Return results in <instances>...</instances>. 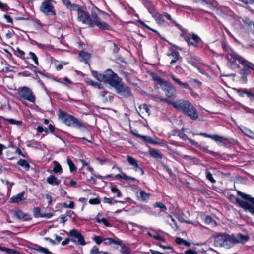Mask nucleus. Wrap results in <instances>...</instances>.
Wrapping results in <instances>:
<instances>
[{
    "instance_id": "69168bd1",
    "label": "nucleus",
    "mask_w": 254,
    "mask_h": 254,
    "mask_svg": "<svg viewBox=\"0 0 254 254\" xmlns=\"http://www.w3.org/2000/svg\"><path fill=\"white\" fill-rule=\"evenodd\" d=\"M3 16H4V18L6 20V22L7 23H11V24H13V20H12L11 17L9 15H4Z\"/></svg>"
},
{
    "instance_id": "0eeeda50",
    "label": "nucleus",
    "mask_w": 254,
    "mask_h": 254,
    "mask_svg": "<svg viewBox=\"0 0 254 254\" xmlns=\"http://www.w3.org/2000/svg\"><path fill=\"white\" fill-rule=\"evenodd\" d=\"M97 12L103 13V12L97 7L93 9L91 13V19L94 23V26L97 25L100 29L102 30H110L111 27L106 22H101L100 18L98 16Z\"/></svg>"
},
{
    "instance_id": "393cba45",
    "label": "nucleus",
    "mask_w": 254,
    "mask_h": 254,
    "mask_svg": "<svg viewBox=\"0 0 254 254\" xmlns=\"http://www.w3.org/2000/svg\"><path fill=\"white\" fill-rule=\"evenodd\" d=\"M120 244H117V245H119L121 247L120 252L121 253L123 254H129L130 252L129 249L124 244L122 243V241L120 240Z\"/></svg>"
},
{
    "instance_id": "09e8293b",
    "label": "nucleus",
    "mask_w": 254,
    "mask_h": 254,
    "mask_svg": "<svg viewBox=\"0 0 254 254\" xmlns=\"http://www.w3.org/2000/svg\"><path fill=\"white\" fill-rule=\"evenodd\" d=\"M151 75L153 79L154 80H155L156 82V83L158 84L162 80V79L158 76L156 73L151 72Z\"/></svg>"
},
{
    "instance_id": "a19ab883",
    "label": "nucleus",
    "mask_w": 254,
    "mask_h": 254,
    "mask_svg": "<svg viewBox=\"0 0 254 254\" xmlns=\"http://www.w3.org/2000/svg\"><path fill=\"white\" fill-rule=\"evenodd\" d=\"M139 197L142 201H146L149 199V194L146 193L144 190H141L139 192Z\"/></svg>"
},
{
    "instance_id": "f257e3e1",
    "label": "nucleus",
    "mask_w": 254,
    "mask_h": 254,
    "mask_svg": "<svg viewBox=\"0 0 254 254\" xmlns=\"http://www.w3.org/2000/svg\"><path fill=\"white\" fill-rule=\"evenodd\" d=\"M249 238L248 235H244L241 233L236 235H219L215 238L214 244L217 247H223L226 249H230L236 244H245L248 241Z\"/></svg>"
},
{
    "instance_id": "4c0bfd02",
    "label": "nucleus",
    "mask_w": 254,
    "mask_h": 254,
    "mask_svg": "<svg viewBox=\"0 0 254 254\" xmlns=\"http://www.w3.org/2000/svg\"><path fill=\"white\" fill-rule=\"evenodd\" d=\"M67 163L69 167L70 171L71 172H75L77 170L76 167L72 161L69 158H67Z\"/></svg>"
},
{
    "instance_id": "0e129e2a",
    "label": "nucleus",
    "mask_w": 254,
    "mask_h": 254,
    "mask_svg": "<svg viewBox=\"0 0 254 254\" xmlns=\"http://www.w3.org/2000/svg\"><path fill=\"white\" fill-rule=\"evenodd\" d=\"M184 253V254H198L197 251L192 250L190 249L186 250Z\"/></svg>"
},
{
    "instance_id": "338daca9",
    "label": "nucleus",
    "mask_w": 254,
    "mask_h": 254,
    "mask_svg": "<svg viewBox=\"0 0 254 254\" xmlns=\"http://www.w3.org/2000/svg\"><path fill=\"white\" fill-rule=\"evenodd\" d=\"M0 9L5 11L8 9V6L6 4L3 3L0 1Z\"/></svg>"
},
{
    "instance_id": "2f4dec72",
    "label": "nucleus",
    "mask_w": 254,
    "mask_h": 254,
    "mask_svg": "<svg viewBox=\"0 0 254 254\" xmlns=\"http://www.w3.org/2000/svg\"><path fill=\"white\" fill-rule=\"evenodd\" d=\"M15 216L19 219H24L27 220L29 215L27 214L23 213L21 210H18L15 212Z\"/></svg>"
},
{
    "instance_id": "e433bc0d",
    "label": "nucleus",
    "mask_w": 254,
    "mask_h": 254,
    "mask_svg": "<svg viewBox=\"0 0 254 254\" xmlns=\"http://www.w3.org/2000/svg\"><path fill=\"white\" fill-rule=\"evenodd\" d=\"M205 174L206 178L212 183H215L216 181L214 179L213 177L212 174L208 170L205 171Z\"/></svg>"
},
{
    "instance_id": "052dcab7",
    "label": "nucleus",
    "mask_w": 254,
    "mask_h": 254,
    "mask_svg": "<svg viewBox=\"0 0 254 254\" xmlns=\"http://www.w3.org/2000/svg\"><path fill=\"white\" fill-rule=\"evenodd\" d=\"M163 17V15L158 14L156 15V21L159 23H163L164 21Z\"/></svg>"
},
{
    "instance_id": "423d86ee",
    "label": "nucleus",
    "mask_w": 254,
    "mask_h": 254,
    "mask_svg": "<svg viewBox=\"0 0 254 254\" xmlns=\"http://www.w3.org/2000/svg\"><path fill=\"white\" fill-rule=\"evenodd\" d=\"M18 99L20 101L27 100L34 103L35 100V97L32 91L30 88L26 87H21L17 89Z\"/></svg>"
},
{
    "instance_id": "bb28decb",
    "label": "nucleus",
    "mask_w": 254,
    "mask_h": 254,
    "mask_svg": "<svg viewBox=\"0 0 254 254\" xmlns=\"http://www.w3.org/2000/svg\"><path fill=\"white\" fill-rule=\"evenodd\" d=\"M221 47L223 51L228 53V55L230 53V51L233 50L228 45L227 41L225 40H223L221 41Z\"/></svg>"
},
{
    "instance_id": "a878e982",
    "label": "nucleus",
    "mask_w": 254,
    "mask_h": 254,
    "mask_svg": "<svg viewBox=\"0 0 254 254\" xmlns=\"http://www.w3.org/2000/svg\"><path fill=\"white\" fill-rule=\"evenodd\" d=\"M103 243L105 245H111V244H114L115 245H117V244H120V240L118 239H117V240H114L112 238H104Z\"/></svg>"
},
{
    "instance_id": "c03bdc74",
    "label": "nucleus",
    "mask_w": 254,
    "mask_h": 254,
    "mask_svg": "<svg viewBox=\"0 0 254 254\" xmlns=\"http://www.w3.org/2000/svg\"><path fill=\"white\" fill-rule=\"evenodd\" d=\"M199 192L206 197L210 196L212 193V191L208 189H200Z\"/></svg>"
},
{
    "instance_id": "a18cd8bd",
    "label": "nucleus",
    "mask_w": 254,
    "mask_h": 254,
    "mask_svg": "<svg viewBox=\"0 0 254 254\" xmlns=\"http://www.w3.org/2000/svg\"><path fill=\"white\" fill-rule=\"evenodd\" d=\"M34 216L35 218L41 217L42 214L40 212V209L38 207H35L33 210Z\"/></svg>"
},
{
    "instance_id": "9d476101",
    "label": "nucleus",
    "mask_w": 254,
    "mask_h": 254,
    "mask_svg": "<svg viewBox=\"0 0 254 254\" xmlns=\"http://www.w3.org/2000/svg\"><path fill=\"white\" fill-rule=\"evenodd\" d=\"M190 245L191 243L186 240L180 237H176V253L184 254L185 250L182 246L190 247Z\"/></svg>"
},
{
    "instance_id": "412c9836",
    "label": "nucleus",
    "mask_w": 254,
    "mask_h": 254,
    "mask_svg": "<svg viewBox=\"0 0 254 254\" xmlns=\"http://www.w3.org/2000/svg\"><path fill=\"white\" fill-rule=\"evenodd\" d=\"M91 55L89 53L85 52L84 51H81L79 54V58L80 59V62H81L87 63Z\"/></svg>"
},
{
    "instance_id": "cd10ccee",
    "label": "nucleus",
    "mask_w": 254,
    "mask_h": 254,
    "mask_svg": "<svg viewBox=\"0 0 254 254\" xmlns=\"http://www.w3.org/2000/svg\"><path fill=\"white\" fill-rule=\"evenodd\" d=\"M17 164L22 167H23L26 170H29L30 168V165L24 159H20L17 162Z\"/></svg>"
},
{
    "instance_id": "de8ad7c7",
    "label": "nucleus",
    "mask_w": 254,
    "mask_h": 254,
    "mask_svg": "<svg viewBox=\"0 0 254 254\" xmlns=\"http://www.w3.org/2000/svg\"><path fill=\"white\" fill-rule=\"evenodd\" d=\"M104 238L100 236H95L93 238L94 241L97 245H100L102 242L104 241Z\"/></svg>"
},
{
    "instance_id": "774afa93",
    "label": "nucleus",
    "mask_w": 254,
    "mask_h": 254,
    "mask_svg": "<svg viewBox=\"0 0 254 254\" xmlns=\"http://www.w3.org/2000/svg\"><path fill=\"white\" fill-rule=\"evenodd\" d=\"M246 113H249L254 114V109L250 108L248 107H245L243 108Z\"/></svg>"
},
{
    "instance_id": "bf43d9fd",
    "label": "nucleus",
    "mask_w": 254,
    "mask_h": 254,
    "mask_svg": "<svg viewBox=\"0 0 254 254\" xmlns=\"http://www.w3.org/2000/svg\"><path fill=\"white\" fill-rule=\"evenodd\" d=\"M89 203L91 204H99L100 203V200L97 198L90 199Z\"/></svg>"
},
{
    "instance_id": "e2e57ef3",
    "label": "nucleus",
    "mask_w": 254,
    "mask_h": 254,
    "mask_svg": "<svg viewBox=\"0 0 254 254\" xmlns=\"http://www.w3.org/2000/svg\"><path fill=\"white\" fill-rule=\"evenodd\" d=\"M212 220L213 219L212 217L209 215L206 216L204 219V222L206 224H210L212 222Z\"/></svg>"
},
{
    "instance_id": "6ab92c4d",
    "label": "nucleus",
    "mask_w": 254,
    "mask_h": 254,
    "mask_svg": "<svg viewBox=\"0 0 254 254\" xmlns=\"http://www.w3.org/2000/svg\"><path fill=\"white\" fill-rule=\"evenodd\" d=\"M214 136L216 138V139H213V140L216 141L219 146H222L224 141H227L231 143L232 141L234 140L233 139L225 138L223 136H221L216 134H214Z\"/></svg>"
},
{
    "instance_id": "f03ea898",
    "label": "nucleus",
    "mask_w": 254,
    "mask_h": 254,
    "mask_svg": "<svg viewBox=\"0 0 254 254\" xmlns=\"http://www.w3.org/2000/svg\"><path fill=\"white\" fill-rule=\"evenodd\" d=\"M59 117L64 124L69 127L80 129L83 131H88L87 128L81 121L61 110H59Z\"/></svg>"
},
{
    "instance_id": "20e7f679",
    "label": "nucleus",
    "mask_w": 254,
    "mask_h": 254,
    "mask_svg": "<svg viewBox=\"0 0 254 254\" xmlns=\"http://www.w3.org/2000/svg\"><path fill=\"white\" fill-rule=\"evenodd\" d=\"M176 27L180 31V36L188 44L189 46L197 47L201 41V38L194 33H188V30L176 22Z\"/></svg>"
},
{
    "instance_id": "f3484780",
    "label": "nucleus",
    "mask_w": 254,
    "mask_h": 254,
    "mask_svg": "<svg viewBox=\"0 0 254 254\" xmlns=\"http://www.w3.org/2000/svg\"><path fill=\"white\" fill-rule=\"evenodd\" d=\"M208 147H209L208 146L200 145L198 148L203 152L207 153L213 157H216L217 158L222 159V156L221 154L218 152L209 150Z\"/></svg>"
},
{
    "instance_id": "f704fd0d",
    "label": "nucleus",
    "mask_w": 254,
    "mask_h": 254,
    "mask_svg": "<svg viewBox=\"0 0 254 254\" xmlns=\"http://www.w3.org/2000/svg\"><path fill=\"white\" fill-rule=\"evenodd\" d=\"M127 158L130 165L134 166L136 168L138 167V164L136 159L130 156H127Z\"/></svg>"
},
{
    "instance_id": "58836bf2",
    "label": "nucleus",
    "mask_w": 254,
    "mask_h": 254,
    "mask_svg": "<svg viewBox=\"0 0 254 254\" xmlns=\"http://www.w3.org/2000/svg\"><path fill=\"white\" fill-rule=\"evenodd\" d=\"M36 250L38 252L43 253L45 254H52V253L50 252L47 249L39 246H37Z\"/></svg>"
},
{
    "instance_id": "ddd939ff",
    "label": "nucleus",
    "mask_w": 254,
    "mask_h": 254,
    "mask_svg": "<svg viewBox=\"0 0 254 254\" xmlns=\"http://www.w3.org/2000/svg\"><path fill=\"white\" fill-rule=\"evenodd\" d=\"M236 93L241 97H247L250 101H254V92L251 91L253 90L252 88L248 90L246 88L235 89Z\"/></svg>"
},
{
    "instance_id": "473e14b6",
    "label": "nucleus",
    "mask_w": 254,
    "mask_h": 254,
    "mask_svg": "<svg viewBox=\"0 0 254 254\" xmlns=\"http://www.w3.org/2000/svg\"><path fill=\"white\" fill-rule=\"evenodd\" d=\"M71 11H77V14L79 13V11H81L82 9L81 6L76 4H70V6L67 7Z\"/></svg>"
},
{
    "instance_id": "9b49d317",
    "label": "nucleus",
    "mask_w": 254,
    "mask_h": 254,
    "mask_svg": "<svg viewBox=\"0 0 254 254\" xmlns=\"http://www.w3.org/2000/svg\"><path fill=\"white\" fill-rule=\"evenodd\" d=\"M41 12L47 16H55L56 12L53 3L42 2L40 7Z\"/></svg>"
},
{
    "instance_id": "5fc2aeb1",
    "label": "nucleus",
    "mask_w": 254,
    "mask_h": 254,
    "mask_svg": "<svg viewBox=\"0 0 254 254\" xmlns=\"http://www.w3.org/2000/svg\"><path fill=\"white\" fill-rule=\"evenodd\" d=\"M198 134L199 135H200V136H203V137H206V138H211L212 140L213 139H216V138L214 136V135L208 134H207L206 133H199Z\"/></svg>"
},
{
    "instance_id": "49530a36",
    "label": "nucleus",
    "mask_w": 254,
    "mask_h": 254,
    "mask_svg": "<svg viewBox=\"0 0 254 254\" xmlns=\"http://www.w3.org/2000/svg\"><path fill=\"white\" fill-rule=\"evenodd\" d=\"M103 201L105 203H108L110 205H112L115 203H117L118 201L114 200L113 198H109L107 197H104L103 198Z\"/></svg>"
},
{
    "instance_id": "c9c22d12",
    "label": "nucleus",
    "mask_w": 254,
    "mask_h": 254,
    "mask_svg": "<svg viewBox=\"0 0 254 254\" xmlns=\"http://www.w3.org/2000/svg\"><path fill=\"white\" fill-rule=\"evenodd\" d=\"M176 84L182 89H189V85L187 82H182L179 79L176 78Z\"/></svg>"
},
{
    "instance_id": "3c124183",
    "label": "nucleus",
    "mask_w": 254,
    "mask_h": 254,
    "mask_svg": "<svg viewBox=\"0 0 254 254\" xmlns=\"http://www.w3.org/2000/svg\"><path fill=\"white\" fill-rule=\"evenodd\" d=\"M150 154L154 158H155L157 159L161 158V155L156 150H151L150 151Z\"/></svg>"
},
{
    "instance_id": "1a4fd4ad",
    "label": "nucleus",
    "mask_w": 254,
    "mask_h": 254,
    "mask_svg": "<svg viewBox=\"0 0 254 254\" xmlns=\"http://www.w3.org/2000/svg\"><path fill=\"white\" fill-rule=\"evenodd\" d=\"M77 19L79 21L88 25L90 27H93L94 26V23L92 21L91 16L83 9L79 11Z\"/></svg>"
},
{
    "instance_id": "72a5a7b5",
    "label": "nucleus",
    "mask_w": 254,
    "mask_h": 254,
    "mask_svg": "<svg viewBox=\"0 0 254 254\" xmlns=\"http://www.w3.org/2000/svg\"><path fill=\"white\" fill-rule=\"evenodd\" d=\"M194 66L195 68H196L199 72L202 73L203 75H207V72L206 69L204 68L203 66H205V64H192Z\"/></svg>"
},
{
    "instance_id": "6e6d98bb",
    "label": "nucleus",
    "mask_w": 254,
    "mask_h": 254,
    "mask_svg": "<svg viewBox=\"0 0 254 254\" xmlns=\"http://www.w3.org/2000/svg\"><path fill=\"white\" fill-rule=\"evenodd\" d=\"M194 107V106L193 105V104L191 102H190V103L188 104V107H187V108L186 109L185 111L183 113V114L184 115L187 116V115L190 111L191 109H192Z\"/></svg>"
},
{
    "instance_id": "c85d7f7f",
    "label": "nucleus",
    "mask_w": 254,
    "mask_h": 254,
    "mask_svg": "<svg viewBox=\"0 0 254 254\" xmlns=\"http://www.w3.org/2000/svg\"><path fill=\"white\" fill-rule=\"evenodd\" d=\"M86 82L89 85H92L95 87H96L98 89L102 88V85L98 82H95L89 78H87L86 79Z\"/></svg>"
},
{
    "instance_id": "7ed1b4c3",
    "label": "nucleus",
    "mask_w": 254,
    "mask_h": 254,
    "mask_svg": "<svg viewBox=\"0 0 254 254\" xmlns=\"http://www.w3.org/2000/svg\"><path fill=\"white\" fill-rule=\"evenodd\" d=\"M92 74L98 80L108 83L114 88L122 81V79L110 69H107L102 74L94 71Z\"/></svg>"
},
{
    "instance_id": "2eb2a0df",
    "label": "nucleus",
    "mask_w": 254,
    "mask_h": 254,
    "mask_svg": "<svg viewBox=\"0 0 254 254\" xmlns=\"http://www.w3.org/2000/svg\"><path fill=\"white\" fill-rule=\"evenodd\" d=\"M234 61H237L239 64H252L245 60L242 56L238 54L235 51L233 50L230 51V53L228 54Z\"/></svg>"
},
{
    "instance_id": "dca6fc26",
    "label": "nucleus",
    "mask_w": 254,
    "mask_h": 254,
    "mask_svg": "<svg viewBox=\"0 0 254 254\" xmlns=\"http://www.w3.org/2000/svg\"><path fill=\"white\" fill-rule=\"evenodd\" d=\"M190 102V101L184 99L177 100H176V109H177L183 114Z\"/></svg>"
},
{
    "instance_id": "4be33fe9",
    "label": "nucleus",
    "mask_w": 254,
    "mask_h": 254,
    "mask_svg": "<svg viewBox=\"0 0 254 254\" xmlns=\"http://www.w3.org/2000/svg\"><path fill=\"white\" fill-rule=\"evenodd\" d=\"M47 182L50 185H59L60 184V180L54 175H50L47 178Z\"/></svg>"
},
{
    "instance_id": "37998d69",
    "label": "nucleus",
    "mask_w": 254,
    "mask_h": 254,
    "mask_svg": "<svg viewBox=\"0 0 254 254\" xmlns=\"http://www.w3.org/2000/svg\"><path fill=\"white\" fill-rule=\"evenodd\" d=\"M27 58L32 59L35 64H38V57L34 53L30 52Z\"/></svg>"
},
{
    "instance_id": "680f3d73",
    "label": "nucleus",
    "mask_w": 254,
    "mask_h": 254,
    "mask_svg": "<svg viewBox=\"0 0 254 254\" xmlns=\"http://www.w3.org/2000/svg\"><path fill=\"white\" fill-rule=\"evenodd\" d=\"M100 251L96 246H94L90 250V254H98Z\"/></svg>"
},
{
    "instance_id": "aec40b11",
    "label": "nucleus",
    "mask_w": 254,
    "mask_h": 254,
    "mask_svg": "<svg viewBox=\"0 0 254 254\" xmlns=\"http://www.w3.org/2000/svg\"><path fill=\"white\" fill-rule=\"evenodd\" d=\"M24 192H21L20 193H18L16 195L13 196L10 199V202L11 203H18L23 200L25 199V198L24 197Z\"/></svg>"
},
{
    "instance_id": "f8f14e48",
    "label": "nucleus",
    "mask_w": 254,
    "mask_h": 254,
    "mask_svg": "<svg viewBox=\"0 0 254 254\" xmlns=\"http://www.w3.org/2000/svg\"><path fill=\"white\" fill-rule=\"evenodd\" d=\"M117 92L124 97H128L131 95V92L129 87L124 86L120 81L115 88Z\"/></svg>"
},
{
    "instance_id": "7c9ffc66",
    "label": "nucleus",
    "mask_w": 254,
    "mask_h": 254,
    "mask_svg": "<svg viewBox=\"0 0 254 254\" xmlns=\"http://www.w3.org/2000/svg\"><path fill=\"white\" fill-rule=\"evenodd\" d=\"M140 112L144 113L145 112L149 116L150 115V110L146 104H143L139 106Z\"/></svg>"
},
{
    "instance_id": "79ce46f5",
    "label": "nucleus",
    "mask_w": 254,
    "mask_h": 254,
    "mask_svg": "<svg viewBox=\"0 0 254 254\" xmlns=\"http://www.w3.org/2000/svg\"><path fill=\"white\" fill-rule=\"evenodd\" d=\"M0 250L6 252L7 253L9 254H16L17 253H18V252H17L16 251L13 249L3 247H0Z\"/></svg>"
},
{
    "instance_id": "39448f33",
    "label": "nucleus",
    "mask_w": 254,
    "mask_h": 254,
    "mask_svg": "<svg viewBox=\"0 0 254 254\" xmlns=\"http://www.w3.org/2000/svg\"><path fill=\"white\" fill-rule=\"evenodd\" d=\"M243 67L241 68L239 64H229L230 68H233L238 70V73L241 75L243 81L246 82L247 81V76L249 74H252L254 76V64H242Z\"/></svg>"
},
{
    "instance_id": "864d4df0",
    "label": "nucleus",
    "mask_w": 254,
    "mask_h": 254,
    "mask_svg": "<svg viewBox=\"0 0 254 254\" xmlns=\"http://www.w3.org/2000/svg\"><path fill=\"white\" fill-rule=\"evenodd\" d=\"M153 99L156 101H158L159 100H160L163 101L170 102L172 104V105L173 106V107H175V102L174 101L171 102L169 100H168L167 99L163 98L162 97H153Z\"/></svg>"
},
{
    "instance_id": "8fccbe9b",
    "label": "nucleus",
    "mask_w": 254,
    "mask_h": 254,
    "mask_svg": "<svg viewBox=\"0 0 254 254\" xmlns=\"http://www.w3.org/2000/svg\"><path fill=\"white\" fill-rule=\"evenodd\" d=\"M111 191L113 193L116 194V196L118 197H120L122 195V194H121L120 190L116 187H112Z\"/></svg>"
},
{
    "instance_id": "b1692460",
    "label": "nucleus",
    "mask_w": 254,
    "mask_h": 254,
    "mask_svg": "<svg viewBox=\"0 0 254 254\" xmlns=\"http://www.w3.org/2000/svg\"><path fill=\"white\" fill-rule=\"evenodd\" d=\"M154 208L158 213L165 212L167 210L165 205L161 202H157L154 204Z\"/></svg>"
},
{
    "instance_id": "4468645a",
    "label": "nucleus",
    "mask_w": 254,
    "mask_h": 254,
    "mask_svg": "<svg viewBox=\"0 0 254 254\" xmlns=\"http://www.w3.org/2000/svg\"><path fill=\"white\" fill-rule=\"evenodd\" d=\"M158 84L166 92V95L167 97H171L173 95V88L170 86L167 81L162 79Z\"/></svg>"
},
{
    "instance_id": "4d7b16f0",
    "label": "nucleus",
    "mask_w": 254,
    "mask_h": 254,
    "mask_svg": "<svg viewBox=\"0 0 254 254\" xmlns=\"http://www.w3.org/2000/svg\"><path fill=\"white\" fill-rule=\"evenodd\" d=\"M194 107V106L193 105V104L191 102H190V103L188 104V107H187V108L186 109L185 111L183 113V114L184 115L187 116V115L190 111L191 109H192Z\"/></svg>"
},
{
    "instance_id": "6e6552de",
    "label": "nucleus",
    "mask_w": 254,
    "mask_h": 254,
    "mask_svg": "<svg viewBox=\"0 0 254 254\" xmlns=\"http://www.w3.org/2000/svg\"><path fill=\"white\" fill-rule=\"evenodd\" d=\"M71 241L76 244L82 246L86 245L83 236L76 229H72L69 232Z\"/></svg>"
},
{
    "instance_id": "5701e85b",
    "label": "nucleus",
    "mask_w": 254,
    "mask_h": 254,
    "mask_svg": "<svg viewBox=\"0 0 254 254\" xmlns=\"http://www.w3.org/2000/svg\"><path fill=\"white\" fill-rule=\"evenodd\" d=\"M188 59L190 64H199L200 63V58L193 54H190Z\"/></svg>"
},
{
    "instance_id": "ea45409f",
    "label": "nucleus",
    "mask_w": 254,
    "mask_h": 254,
    "mask_svg": "<svg viewBox=\"0 0 254 254\" xmlns=\"http://www.w3.org/2000/svg\"><path fill=\"white\" fill-rule=\"evenodd\" d=\"M96 221L98 223H102L107 227L111 226V224L106 218H103L100 219L97 217L96 218Z\"/></svg>"
},
{
    "instance_id": "13d9d810",
    "label": "nucleus",
    "mask_w": 254,
    "mask_h": 254,
    "mask_svg": "<svg viewBox=\"0 0 254 254\" xmlns=\"http://www.w3.org/2000/svg\"><path fill=\"white\" fill-rule=\"evenodd\" d=\"M11 124H16L17 125H20L22 124V122L20 121H17L13 119H8L7 120Z\"/></svg>"
},
{
    "instance_id": "c756f323",
    "label": "nucleus",
    "mask_w": 254,
    "mask_h": 254,
    "mask_svg": "<svg viewBox=\"0 0 254 254\" xmlns=\"http://www.w3.org/2000/svg\"><path fill=\"white\" fill-rule=\"evenodd\" d=\"M54 167L53 168V171L55 173H61L62 171V168L61 165L56 161L53 162Z\"/></svg>"
},
{
    "instance_id": "603ef678",
    "label": "nucleus",
    "mask_w": 254,
    "mask_h": 254,
    "mask_svg": "<svg viewBox=\"0 0 254 254\" xmlns=\"http://www.w3.org/2000/svg\"><path fill=\"white\" fill-rule=\"evenodd\" d=\"M3 65H5V67H3L1 69H0V72H8L9 71H11L12 70V69H11V68L12 67H11L10 66H8L7 65H8V64Z\"/></svg>"
},
{
    "instance_id": "a211bd4d",
    "label": "nucleus",
    "mask_w": 254,
    "mask_h": 254,
    "mask_svg": "<svg viewBox=\"0 0 254 254\" xmlns=\"http://www.w3.org/2000/svg\"><path fill=\"white\" fill-rule=\"evenodd\" d=\"M187 116L189 117L192 120H196L199 117V115L197 109L195 107H193L188 113Z\"/></svg>"
}]
</instances>
